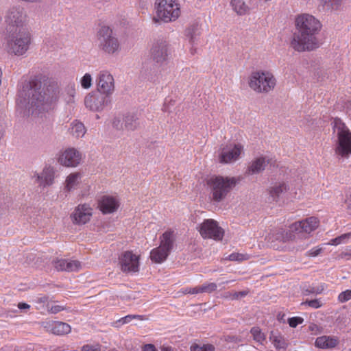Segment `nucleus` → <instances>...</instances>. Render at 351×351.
Returning <instances> with one entry per match:
<instances>
[{"label":"nucleus","mask_w":351,"mask_h":351,"mask_svg":"<svg viewBox=\"0 0 351 351\" xmlns=\"http://www.w3.org/2000/svg\"><path fill=\"white\" fill-rule=\"evenodd\" d=\"M342 4L343 0H320V5L328 11L339 10Z\"/></svg>","instance_id":"obj_31"},{"label":"nucleus","mask_w":351,"mask_h":351,"mask_svg":"<svg viewBox=\"0 0 351 351\" xmlns=\"http://www.w3.org/2000/svg\"><path fill=\"white\" fill-rule=\"evenodd\" d=\"M269 339L278 351H285L288 348L289 343L287 340L280 332H271Z\"/></svg>","instance_id":"obj_27"},{"label":"nucleus","mask_w":351,"mask_h":351,"mask_svg":"<svg viewBox=\"0 0 351 351\" xmlns=\"http://www.w3.org/2000/svg\"><path fill=\"white\" fill-rule=\"evenodd\" d=\"M231 296H232V292H226L223 295V298L226 299H231Z\"/></svg>","instance_id":"obj_58"},{"label":"nucleus","mask_w":351,"mask_h":351,"mask_svg":"<svg viewBox=\"0 0 351 351\" xmlns=\"http://www.w3.org/2000/svg\"><path fill=\"white\" fill-rule=\"evenodd\" d=\"M195 53V50H191V53L193 54Z\"/></svg>","instance_id":"obj_61"},{"label":"nucleus","mask_w":351,"mask_h":351,"mask_svg":"<svg viewBox=\"0 0 351 351\" xmlns=\"http://www.w3.org/2000/svg\"><path fill=\"white\" fill-rule=\"evenodd\" d=\"M53 265L57 271H77L81 269V263L76 260H66L56 258L53 261Z\"/></svg>","instance_id":"obj_18"},{"label":"nucleus","mask_w":351,"mask_h":351,"mask_svg":"<svg viewBox=\"0 0 351 351\" xmlns=\"http://www.w3.org/2000/svg\"><path fill=\"white\" fill-rule=\"evenodd\" d=\"M133 319L143 321L147 320V317L143 315H128L118 319L116 323L120 324L121 325H123L130 322Z\"/></svg>","instance_id":"obj_36"},{"label":"nucleus","mask_w":351,"mask_h":351,"mask_svg":"<svg viewBox=\"0 0 351 351\" xmlns=\"http://www.w3.org/2000/svg\"><path fill=\"white\" fill-rule=\"evenodd\" d=\"M191 351H215V347L210 343L206 344H197L193 343L190 347Z\"/></svg>","instance_id":"obj_38"},{"label":"nucleus","mask_w":351,"mask_h":351,"mask_svg":"<svg viewBox=\"0 0 351 351\" xmlns=\"http://www.w3.org/2000/svg\"><path fill=\"white\" fill-rule=\"evenodd\" d=\"M268 162L269 160L264 156L255 158L248 164L245 174L252 176L261 173L265 170Z\"/></svg>","instance_id":"obj_20"},{"label":"nucleus","mask_w":351,"mask_h":351,"mask_svg":"<svg viewBox=\"0 0 351 351\" xmlns=\"http://www.w3.org/2000/svg\"><path fill=\"white\" fill-rule=\"evenodd\" d=\"M121 205L117 196L104 195L97 201V208L104 215L112 214L118 210Z\"/></svg>","instance_id":"obj_14"},{"label":"nucleus","mask_w":351,"mask_h":351,"mask_svg":"<svg viewBox=\"0 0 351 351\" xmlns=\"http://www.w3.org/2000/svg\"><path fill=\"white\" fill-rule=\"evenodd\" d=\"M124 125L123 123L121 124L119 127L120 121L119 120H114L113 125L117 129H125L126 130L133 131L137 128L139 125V122L138 119L136 118L134 115H128L124 119Z\"/></svg>","instance_id":"obj_26"},{"label":"nucleus","mask_w":351,"mask_h":351,"mask_svg":"<svg viewBox=\"0 0 351 351\" xmlns=\"http://www.w3.org/2000/svg\"><path fill=\"white\" fill-rule=\"evenodd\" d=\"M238 294H239V298H243L248 294V291H239Z\"/></svg>","instance_id":"obj_56"},{"label":"nucleus","mask_w":351,"mask_h":351,"mask_svg":"<svg viewBox=\"0 0 351 351\" xmlns=\"http://www.w3.org/2000/svg\"><path fill=\"white\" fill-rule=\"evenodd\" d=\"M345 203L346 204L348 213L351 215V193L346 196Z\"/></svg>","instance_id":"obj_50"},{"label":"nucleus","mask_w":351,"mask_h":351,"mask_svg":"<svg viewBox=\"0 0 351 351\" xmlns=\"http://www.w3.org/2000/svg\"><path fill=\"white\" fill-rule=\"evenodd\" d=\"M254 341L260 344H263L266 340V335L259 326H254L250 330Z\"/></svg>","instance_id":"obj_33"},{"label":"nucleus","mask_w":351,"mask_h":351,"mask_svg":"<svg viewBox=\"0 0 351 351\" xmlns=\"http://www.w3.org/2000/svg\"><path fill=\"white\" fill-rule=\"evenodd\" d=\"M197 229L200 235L206 239L220 241L224 236L223 229L219 226L217 221L213 219H204Z\"/></svg>","instance_id":"obj_11"},{"label":"nucleus","mask_w":351,"mask_h":351,"mask_svg":"<svg viewBox=\"0 0 351 351\" xmlns=\"http://www.w3.org/2000/svg\"><path fill=\"white\" fill-rule=\"evenodd\" d=\"M97 39L99 49L107 55H114L121 50V44L111 28L102 26L97 33Z\"/></svg>","instance_id":"obj_8"},{"label":"nucleus","mask_w":351,"mask_h":351,"mask_svg":"<svg viewBox=\"0 0 351 351\" xmlns=\"http://www.w3.org/2000/svg\"><path fill=\"white\" fill-rule=\"evenodd\" d=\"M45 327L48 331L56 335H65L69 334L71 330V327L69 324L58 321L47 322Z\"/></svg>","instance_id":"obj_21"},{"label":"nucleus","mask_w":351,"mask_h":351,"mask_svg":"<svg viewBox=\"0 0 351 351\" xmlns=\"http://www.w3.org/2000/svg\"><path fill=\"white\" fill-rule=\"evenodd\" d=\"M239 298L238 292H232V296H231V300H237Z\"/></svg>","instance_id":"obj_59"},{"label":"nucleus","mask_w":351,"mask_h":351,"mask_svg":"<svg viewBox=\"0 0 351 351\" xmlns=\"http://www.w3.org/2000/svg\"><path fill=\"white\" fill-rule=\"evenodd\" d=\"M27 88L28 111L34 116H39L43 112L52 109L59 98L58 83L51 79L34 78Z\"/></svg>","instance_id":"obj_1"},{"label":"nucleus","mask_w":351,"mask_h":351,"mask_svg":"<svg viewBox=\"0 0 351 351\" xmlns=\"http://www.w3.org/2000/svg\"><path fill=\"white\" fill-rule=\"evenodd\" d=\"M308 329L311 331L314 335H317L322 332L321 328L314 323H311L308 326Z\"/></svg>","instance_id":"obj_49"},{"label":"nucleus","mask_w":351,"mask_h":351,"mask_svg":"<svg viewBox=\"0 0 351 351\" xmlns=\"http://www.w3.org/2000/svg\"><path fill=\"white\" fill-rule=\"evenodd\" d=\"M43 0H23V1L29 3H40Z\"/></svg>","instance_id":"obj_57"},{"label":"nucleus","mask_w":351,"mask_h":351,"mask_svg":"<svg viewBox=\"0 0 351 351\" xmlns=\"http://www.w3.org/2000/svg\"><path fill=\"white\" fill-rule=\"evenodd\" d=\"M240 179L237 177L213 175L206 180L210 197L215 202L223 200L235 188Z\"/></svg>","instance_id":"obj_5"},{"label":"nucleus","mask_w":351,"mask_h":351,"mask_svg":"<svg viewBox=\"0 0 351 351\" xmlns=\"http://www.w3.org/2000/svg\"><path fill=\"white\" fill-rule=\"evenodd\" d=\"M82 160L81 153L75 148L65 149L60 156L59 162L66 167H77Z\"/></svg>","instance_id":"obj_17"},{"label":"nucleus","mask_w":351,"mask_h":351,"mask_svg":"<svg viewBox=\"0 0 351 351\" xmlns=\"http://www.w3.org/2000/svg\"><path fill=\"white\" fill-rule=\"evenodd\" d=\"M198 293H211L216 291L217 285L215 282H206L200 286H197Z\"/></svg>","instance_id":"obj_37"},{"label":"nucleus","mask_w":351,"mask_h":351,"mask_svg":"<svg viewBox=\"0 0 351 351\" xmlns=\"http://www.w3.org/2000/svg\"><path fill=\"white\" fill-rule=\"evenodd\" d=\"M351 299V290H346L341 292L339 296L338 300L340 302H345Z\"/></svg>","instance_id":"obj_45"},{"label":"nucleus","mask_w":351,"mask_h":351,"mask_svg":"<svg viewBox=\"0 0 351 351\" xmlns=\"http://www.w3.org/2000/svg\"><path fill=\"white\" fill-rule=\"evenodd\" d=\"M47 300H48L47 297L42 296V297L38 298L36 302H39V303H45L47 302Z\"/></svg>","instance_id":"obj_55"},{"label":"nucleus","mask_w":351,"mask_h":351,"mask_svg":"<svg viewBox=\"0 0 351 351\" xmlns=\"http://www.w3.org/2000/svg\"><path fill=\"white\" fill-rule=\"evenodd\" d=\"M250 258V256L247 254H241V253H232L228 256V260L231 261H239L241 262L243 261H247Z\"/></svg>","instance_id":"obj_40"},{"label":"nucleus","mask_w":351,"mask_h":351,"mask_svg":"<svg viewBox=\"0 0 351 351\" xmlns=\"http://www.w3.org/2000/svg\"><path fill=\"white\" fill-rule=\"evenodd\" d=\"M152 59L157 64L165 62L169 56V47L166 40H158L154 42L150 50Z\"/></svg>","instance_id":"obj_15"},{"label":"nucleus","mask_w":351,"mask_h":351,"mask_svg":"<svg viewBox=\"0 0 351 351\" xmlns=\"http://www.w3.org/2000/svg\"><path fill=\"white\" fill-rule=\"evenodd\" d=\"M71 133L76 138L82 137L86 133V128L83 123L78 121H74L71 125Z\"/></svg>","instance_id":"obj_34"},{"label":"nucleus","mask_w":351,"mask_h":351,"mask_svg":"<svg viewBox=\"0 0 351 351\" xmlns=\"http://www.w3.org/2000/svg\"><path fill=\"white\" fill-rule=\"evenodd\" d=\"M82 351H101L100 346L86 344L82 346Z\"/></svg>","instance_id":"obj_46"},{"label":"nucleus","mask_w":351,"mask_h":351,"mask_svg":"<svg viewBox=\"0 0 351 351\" xmlns=\"http://www.w3.org/2000/svg\"><path fill=\"white\" fill-rule=\"evenodd\" d=\"M98 90L105 95H111L114 90L113 76L107 71H101L97 78Z\"/></svg>","instance_id":"obj_16"},{"label":"nucleus","mask_w":351,"mask_h":351,"mask_svg":"<svg viewBox=\"0 0 351 351\" xmlns=\"http://www.w3.org/2000/svg\"><path fill=\"white\" fill-rule=\"evenodd\" d=\"M180 292L184 294H198L197 287H185L180 290Z\"/></svg>","instance_id":"obj_47"},{"label":"nucleus","mask_w":351,"mask_h":351,"mask_svg":"<svg viewBox=\"0 0 351 351\" xmlns=\"http://www.w3.org/2000/svg\"><path fill=\"white\" fill-rule=\"evenodd\" d=\"M143 351H156V350L153 345L147 344L144 346Z\"/></svg>","instance_id":"obj_53"},{"label":"nucleus","mask_w":351,"mask_h":351,"mask_svg":"<svg viewBox=\"0 0 351 351\" xmlns=\"http://www.w3.org/2000/svg\"><path fill=\"white\" fill-rule=\"evenodd\" d=\"M54 180V169L52 167H45L40 175L37 174V183L40 186H46L53 184Z\"/></svg>","instance_id":"obj_24"},{"label":"nucleus","mask_w":351,"mask_h":351,"mask_svg":"<svg viewBox=\"0 0 351 351\" xmlns=\"http://www.w3.org/2000/svg\"><path fill=\"white\" fill-rule=\"evenodd\" d=\"M350 351H351V349L350 350Z\"/></svg>","instance_id":"obj_63"},{"label":"nucleus","mask_w":351,"mask_h":351,"mask_svg":"<svg viewBox=\"0 0 351 351\" xmlns=\"http://www.w3.org/2000/svg\"><path fill=\"white\" fill-rule=\"evenodd\" d=\"M319 226V220L316 217H309L305 219L295 221L289 226L288 229L278 228L272 230L267 236L268 242L276 247V241L286 243L294 241L297 236L310 234Z\"/></svg>","instance_id":"obj_3"},{"label":"nucleus","mask_w":351,"mask_h":351,"mask_svg":"<svg viewBox=\"0 0 351 351\" xmlns=\"http://www.w3.org/2000/svg\"><path fill=\"white\" fill-rule=\"evenodd\" d=\"M156 5V16L165 23L175 21L180 16V5L178 0H157Z\"/></svg>","instance_id":"obj_9"},{"label":"nucleus","mask_w":351,"mask_h":351,"mask_svg":"<svg viewBox=\"0 0 351 351\" xmlns=\"http://www.w3.org/2000/svg\"><path fill=\"white\" fill-rule=\"evenodd\" d=\"M339 343V339L334 336H321L316 339L315 345L322 349H332Z\"/></svg>","instance_id":"obj_25"},{"label":"nucleus","mask_w":351,"mask_h":351,"mask_svg":"<svg viewBox=\"0 0 351 351\" xmlns=\"http://www.w3.org/2000/svg\"><path fill=\"white\" fill-rule=\"evenodd\" d=\"M231 4L234 10L239 15L245 14L249 11V7L243 0H232Z\"/></svg>","instance_id":"obj_32"},{"label":"nucleus","mask_w":351,"mask_h":351,"mask_svg":"<svg viewBox=\"0 0 351 351\" xmlns=\"http://www.w3.org/2000/svg\"><path fill=\"white\" fill-rule=\"evenodd\" d=\"M304 319L301 317H293L288 319V324L290 327L295 328L298 325L302 324Z\"/></svg>","instance_id":"obj_43"},{"label":"nucleus","mask_w":351,"mask_h":351,"mask_svg":"<svg viewBox=\"0 0 351 351\" xmlns=\"http://www.w3.org/2000/svg\"><path fill=\"white\" fill-rule=\"evenodd\" d=\"M31 43L30 33L23 29L10 32L5 37V49L10 54L22 56L27 52Z\"/></svg>","instance_id":"obj_6"},{"label":"nucleus","mask_w":351,"mask_h":351,"mask_svg":"<svg viewBox=\"0 0 351 351\" xmlns=\"http://www.w3.org/2000/svg\"><path fill=\"white\" fill-rule=\"evenodd\" d=\"M351 240V232L343 234L335 239H331L327 245H338L341 243H346Z\"/></svg>","instance_id":"obj_35"},{"label":"nucleus","mask_w":351,"mask_h":351,"mask_svg":"<svg viewBox=\"0 0 351 351\" xmlns=\"http://www.w3.org/2000/svg\"><path fill=\"white\" fill-rule=\"evenodd\" d=\"M5 21L12 26H16L15 29L22 28L23 24L26 21V15L19 8H12L8 12Z\"/></svg>","instance_id":"obj_19"},{"label":"nucleus","mask_w":351,"mask_h":351,"mask_svg":"<svg viewBox=\"0 0 351 351\" xmlns=\"http://www.w3.org/2000/svg\"><path fill=\"white\" fill-rule=\"evenodd\" d=\"M93 215V208L88 203L78 204L70 215L74 225L82 226L88 223Z\"/></svg>","instance_id":"obj_13"},{"label":"nucleus","mask_w":351,"mask_h":351,"mask_svg":"<svg viewBox=\"0 0 351 351\" xmlns=\"http://www.w3.org/2000/svg\"><path fill=\"white\" fill-rule=\"evenodd\" d=\"M288 189L287 186L285 183H276L274 186H271L268 191L269 193L274 201H277L280 195L287 191Z\"/></svg>","instance_id":"obj_29"},{"label":"nucleus","mask_w":351,"mask_h":351,"mask_svg":"<svg viewBox=\"0 0 351 351\" xmlns=\"http://www.w3.org/2000/svg\"><path fill=\"white\" fill-rule=\"evenodd\" d=\"M199 37V32H194L193 34H192L190 36V43L192 45L195 44L197 42Z\"/></svg>","instance_id":"obj_52"},{"label":"nucleus","mask_w":351,"mask_h":351,"mask_svg":"<svg viewBox=\"0 0 351 351\" xmlns=\"http://www.w3.org/2000/svg\"><path fill=\"white\" fill-rule=\"evenodd\" d=\"M244 152V147L241 143H230L223 147L218 156L220 163L229 164L238 160Z\"/></svg>","instance_id":"obj_12"},{"label":"nucleus","mask_w":351,"mask_h":351,"mask_svg":"<svg viewBox=\"0 0 351 351\" xmlns=\"http://www.w3.org/2000/svg\"><path fill=\"white\" fill-rule=\"evenodd\" d=\"M247 82L250 88L256 93H268L276 86V79L273 73L265 70L252 72Z\"/></svg>","instance_id":"obj_7"},{"label":"nucleus","mask_w":351,"mask_h":351,"mask_svg":"<svg viewBox=\"0 0 351 351\" xmlns=\"http://www.w3.org/2000/svg\"><path fill=\"white\" fill-rule=\"evenodd\" d=\"M333 151L339 159H348L351 156V130L340 119L335 118L332 123Z\"/></svg>","instance_id":"obj_4"},{"label":"nucleus","mask_w":351,"mask_h":351,"mask_svg":"<svg viewBox=\"0 0 351 351\" xmlns=\"http://www.w3.org/2000/svg\"><path fill=\"white\" fill-rule=\"evenodd\" d=\"M295 32L290 41L291 47L297 51H311L319 47L316 35L322 28L320 21L309 14H302L295 18Z\"/></svg>","instance_id":"obj_2"},{"label":"nucleus","mask_w":351,"mask_h":351,"mask_svg":"<svg viewBox=\"0 0 351 351\" xmlns=\"http://www.w3.org/2000/svg\"><path fill=\"white\" fill-rule=\"evenodd\" d=\"M103 99L94 95H88L85 97L84 104L86 106L92 110H99L101 109Z\"/></svg>","instance_id":"obj_30"},{"label":"nucleus","mask_w":351,"mask_h":351,"mask_svg":"<svg viewBox=\"0 0 351 351\" xmlns=\"http://www.w3.org/2000/svg\"><path fill=\"white\" fill-rule=\"evenodd\" d=\"M64 309V306L58 304L52 305L51 306L48 307L49 312L54 314L58 313Z\"/></svg>","instance_id":"obj_48"},{"label":"nucleus","mask_w":351,"mask_h":351,"mask_svg":"<svg viewBox=\"0 0 351 351\" xmlns=\"http://www.w3.org/2000/svg\"><path fill=\"white\" fill-rule=\"evenodd\" d=\"M162 351H165V349H163Z\"/></svg>","instance_id":"obj_62"},{"label":"nucleus","mask_w":351,"mask_h":351,"mask_svg":"<svg viewBox=\"0 0 351 351\" xmlns=\"http://www.w3.org/2000/svg\"><path fill=\"white\" fill-rule=\"evenodd\" d=\"M92 77L89 73H86L81 79V86L85 89H88L91 86Z\"/></svg>","instance_id":"obj_42"},{"label":"nucleus","mask_w":351,"mask_h":351,"mask_svg":"<svg viewBox=\"0 0 351 351\" xmlns=\"http://www.w3.org/2000/svg\"><path fill=\"white\" fill-rule=\"evenodd\" d=\"M82 174L80 172H73L70 173L66 178L64 182V190L66 192H71L77 189L82 182Z\"/></svg>","instance_id":"obj_23"},{"label":"nucleus","mask_w":351,"mask_h":351,"mask_svg":"<svg viewBox=\"0 0 351 351\" xmlns=\"http://www.w3.org/2000/svg\"><path fill=\"white\" fill-rule=\"evenodd\" d=\"M322 247L316 246L307 251L306 256L308 257H315L318 256L322 252Z\"/></svg>","instance_id":"obj_44"},{"label":"nucleus","mask_w":351,"mask_h":351,"mask_svg":"<svg viewBox=\"0 0 351 351\" xmlns=\"http://www.w3.org/2000/svg\"><path fill=\"white\" fill-rule=\"evenodd\" d=\"M176 234L175 231L168 229L160 237V245L161 247L171 252L176 241Z\"/></svg>","instance_id":"obj_22"},{"label":"nucleus","mask_w":351,"mask_h":351,"mask_svg":"<svg viewBox=\"0 0 351 351\" xmlns=\"http://www.w3.org/2000/svg\"><path fill=\"white\" fill-rule=\"evenodd\" d=\"M326 287V286L324 283L317 287H309L308 289H305V294H320L324 291Z\"/></svg>","instance_id":"obj_39"},{"label":"nucleus","mask_w":351,"mask_h":351,"mask_svg":"<svg viewBox=\"0 0 351 351\" xmlns=\"http://www.w3.org/2000/svg\"><path fill=\"white\" fill-rule=\"evenodd\" d=\"M18 308L19 309H29L30 308V306L26 303L20 302L18 304Z\"/></svg>","instance_id":"obj_54"},{"label":"nucleus","mask_w":351,"mask_h":351,"mask_svg":"<svg viewBox=\"0 0 351 351\" xmlns=\"http://www.w3.org/2000/svg\"><path fill=\"white\" fill-rule=\"evenodd\" d=\"M71 101H72V98L71 97L67 101V102L69 103V102H71Z\"/></svg>","instance_id":"obj_60"},{"label":"nucleus","mask_w":351,"mask_h":351,"mask_svg":"<svg viewBox=\"0 0 351 351\" xmlns=\"http://www.w3.org/2000/svg\"><path fill=\"white\" fill-rule=\"evenodd\" d=\"M339 258H346V260L351 259V250H346V251L342 252L339 254Z\"/></svg>","instance_id":"obj_51"},{"label":"nucleus","mask_w":351,"mask_h":351,"mask_svg":"<svg viewBox=\"0 0 351 351\" xmlns=\"http://www.w3.org/2000/svg\"><path fill=\"white\" fill-rule=\"evenodd\" d=\"M302 305H308L313 308H319L322 306L323 304L319 299H314L311 300H306L301 304Z\"/></svg>","instance_id":"obj_41"},{"label":"nucleus","mask_w":351,"mask_h":351,"mask_svg":"<svg viewBox=\"0 0 351 351\" xmlns=\"http://www.w3.org/2000/svg\"><path fill=\"white\" fill-rule=\"evenodd\" d=\"M141 254L132 250H125L118 258V265L121 271L126 274L138 273L140 270Z\"/></svg>","instance_id":"obj_10"},{"label":"nucleus","mask_w":351,"mask_h":351,"mask_svg":"<svg viewBox=\"0 0 351 351\" xmlns=\"http://www.w3.org/2000/svg\"><path fill=\"white\" fill-rule=\"evenodd\" d=\"M169 253L167 250L158 246L151 250L149 257L153 263L160 264L167 258Z\"/></svg>","instance_id":"obj_28"}]
</instances>
